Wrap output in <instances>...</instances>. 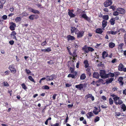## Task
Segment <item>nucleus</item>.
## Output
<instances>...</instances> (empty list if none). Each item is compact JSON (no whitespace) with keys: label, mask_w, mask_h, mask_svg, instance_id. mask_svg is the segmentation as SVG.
<instances>
[{"label":"nucleus","mask_w":126,"mask_h":126,"mask_svg":"<svg viewBox=\"0 0 126 126\" xmlns=\"http://www.w3.org/2000/svg\"><path fill=\"white\" fill-rule=\"evenodd\" d=\"M82 50L86 53H88L89 51L92 52L94 51V49L91 47H88L86 45L84 46Z\"/></svg>","instance_id":"1"},{"label":"nucleus","mask_w":126,"mask_h":126,"mask_svg":"<svg viewBox=\"0 0 126 126\" xmlns=\"http://www.w3.org/2000/svg\"><path fill=\"white\" fill-rule=\"evenodd\" d=\"M85 32L83 31H78L77 32H75V34H77V37L78 39H79L83 37Z\"/></svg>","instance_id":"2"},{"label":"nucleus","mask_w":126,"mask_h":126,"mask_svg":"<svg viewBox=\"0 0 126 126\" xmlns=\"http://www.w3.org/2000/svg\"><path fill=\"white\" fill-rule=\"evenodd\" d=\"M47 79L46 80L47 81H51L54 79H55L57 78V76L55 74H52L50 76H46Z\"/></svg>","instance_id":"3"},{"label":"nucleus","mask_w":126,"mask_h":126,"mask_svg":"<svg viewBox=\"0 0 126 126\" xmlns=\"http://www.w3.org/2000/svg\"><path fill=\"white\" fill-rule=\"evenodd\" d=\"M124 66L122 63H120L118 67V70L119 71L124 72H126V68H124Z\"/></svg>","instance_id":"4"},{"label":"nucleus","mask_w":126,"mask_h":126,"mask_svg":"<svg viewBox=\"0 0 126 126\" xmlns=\"http://www.w3.org/2000/svg\"><path fill=\"white\" fill-rule=\"evenodd\" d=\"M9 69L12 73L15 74L16 72V70L14 64H12L9 66Z\"/></svg>","instance_id":"5"},{"label":"nucleus","mask_w":126,"mask_h":126,"mask_svg":"<svg viewBox=\"0 0 126 126\" xmlns=\"http://www.w3.org/2000/svg\"><path fill=\"white\" fill-rule=\"evenodd\" d=\"M112 2L111 0H106L104 3L105 7H107L111 5Z\"/></svg>","instance_id":"6"},{"label":"nucleus","mask_w":126,"mask_h":126,"mask_svg":"<svg viewBox=\"0 0 126 126\" xmlns=\"http://www.w3.org/2000/svg\"><path fill=\"white\" fill-rule=\"evenodd\" d=\"M10 29L12 31H13L15 30V28L16 26V24L13 22H10Z\"/></svg>","instance_id":"7"},{"label":"nucleus","mask_w":126,"mask_h":126,"mask_svg":"<svg viewBox=\"0 0 126 126\" xmlns=\"http://www.w3.org/2000/svg\"><path fill=\"white\" fill-rule=\"evenodd\" d=\"M81 17L89 22H90L91 21L90 18L88 17L86 14H82Z\"/></svg>","instance_id":"8"},{"label":"nucleus","mask_w":126,"mask_h":126,"mask_svg":"<svg viewBox=\"0 0 126 126\" xmlns=\"http://www.w3.org/2000/svg\"><path fill=\"white\" fill-rule=\"evenodd\" d=\"M89 98H91L92 101H94V96H92L91 94H88L86 95L85 97V98L86 99H87Z\"/></svg>","instance_id":"9"},{"label":"nucleus","mask_w":126,"mask_h":126,"mask_svg":"<svg viewBox=\"0 0 126 126\" xmlns=\"http://www.w3.org/2000/svg\"><path fill=\"white\" fill-rule=\"evenodd\" d=\"M117 10L119 13L121 14H124L125 13V11L123 8H119L117 9Z\"/></svg>","instance_id":"10"},{"label":"nucleus","mask_w":126,"mask_h":126,"mask_svg":"<svg viewBox=\"0 0 126 126\" xmlns=\"http://www.w3.org/2000/svg\"><path fill=\"white\" fill-rule=\"evenodd\" d=\"M98 107L99 108V110L98 111H96L97 110V108L95 107H94V109L93 111V112L95 115H97L98 114V113L101 111V110L100 109V106H98Z\"/></svg>","instance_id":"11"},{"label":"nucleus","mask_w":126,"mask_h":126,"mask_svg":"<svg viewBox=\"0 0 126 126\" xmlns=\"http://www.w3.org/2000/svg\"><path fill=\"white\" fill-rule=\"evenodd\" d=\"M120 30L123 33H126L124 35V40L125 44L126 45V32L125 30L123 28H121Z\"/></svg>","instance_id":"12"},{"label":"nucleus","mask_w":126,"mask_h":126,"mask_svg":"<svg viewBox=\"0 0 126 126\" xmlns=\"http://www.w3.org/2000/svg\"><path fill=\"white\" fill-rule=\"evenodd\" d=\"M77 72L75 71L73 72V74H69L67 76V77L69 78L71 77L73 79H75L76 78V77H75V76H76L77 75Z\"/></svg>","instance_id":"13"},{"label":"nucleus","mask_w":126,"mask_h":126,"mask_svg":"<svg viewBox=\"0 0 126 126\" xmlns=\"http://www.w3.org/2000/svg\"><path fill=\"white\" fill-rule=\"evenodd\" d=\"M67 38L68 41L69 40L73 41L75 39V38L74 36L70 35H68L67 36Z\"/></svg>","instance_id":"14"},{"label":"nucleus","mask_w":126,"mask_h":126,"mask_svg":"<svg viewBox=\"0 0 126 126\" xmlns=\"http://www.w3.org/2000/svg\"><path fill=\"white\" fill-rule=\"evenodd\" d=\"M99 77V73L96 72H94L93 74V77L96 79H98Z\"/></svg>","instance_id":"15"},{"label":"nucleus","mask_w":126,"mask_h":126,"mask_svg":"<svg viewBox=\"0 0 126 126\" xmlns=\"http://www.w3.org/2000/svg\"><path fill=\"white\" fill-rule=\"evenodd\" d=\"M76 88H77L79 90H81L82 89L83 87V84H79L75 86Z\"/></svg>","instance_id":"16"},{"label":"nucleus","mask_w":126,"mask_h":126,"mask_svg":"<svg viewBox=\"0 0 126 126\" xmlns=\"http://www.w3.org/2000/svg\"><path fill=\"white\" fill-rule=\"evenodd\" d=\"M100 74L101 77L103 79H104V77L106 74L105 71L104 70H101L100 72Z\"/></svg>","instance_id":"17"},{"label":"nucleus","mask_w":126,"mask_h":126,"mask_svg":"<svg viewBox=\"0 0 126 126\" xmlns=\"http://www.w3.org/2000/svg\"><path fill=\"white\" fill-rule=\"evenodd\" d=\"M83 63L84 64V67L85 68H87L89 67V64L88 60H84L83 62Z\"/></svg>","instance_id":"18"},{"label":"nucleus","mask_w":126,"mask_h":126,"mask_svg":"<svg viewBox=\"0 0 126 126\" xmlns=\"http://www.w3.org/2000/svg\"><path fill=\"white\" fill-rule=\"evenodd\" d=\"M107 24V21L105 20H103L102 22V27L103 28H105Z\"/></svg>","instance_id":"19"},{"label":"nucleus","mask_w":126,"mask_h":126,"mask_svg":"<svg viewBox=\"0 0 126 126\" xmlns=\"http://www.w3.org/2000/svg\"><path fill=\"white\" fill-rule=\"evenodd\" d=\"M68 10L69 11L68 12V15L71 17H75V15L71 12V10L69 9Z\"/></svg>","instance_id":"20"},{"label":"nucleus","mask_w":126,"mask_h":126,"mask_svg":"<svg viewBox=\"0 0 126 126\" xmlns=\"http://www.w3.org/2000/svg\"><path fill=\"white\" fill-rule=\"evenodd\" d=\"M108 54L105 51H103L102 53V57L103 59H105V57L108 56Z\"/></svg>","instance_id":"21"},{"label":"nucleus","mask_w":126,"mask_h":126,"mask_svg":"<svg viewBox=\"0 0 126 126\" xmlns=\"http://www.w3.org/2000/svg\"><path fill=\"white\" fill-rule=\"evenodd\" d=\"M115 20L114 18H112L110 20V22L111 25H113L115 23Z\"/></svg>","instance_id":"22"},{"label":"nucleus","mask_w":126,"mask_h":126,"mask_svg":"<svg viewBox=\"0 0 126 126\" xmlns=\"http://www.w3.org/2000/svg\"><path fill=\"white\" fill-rule=\"evenodd\" d=\"M103 32L102 30L100 28H97L95 32L97 33L101 34Z\"/></svg>","instance_id":"23"},{"label":"nucleus","mask_w":126,"mask_h":126,"mask_svg":"<svg viewBox=\"0 0 126 126\" xmlns=\"http://www.w3.org/2000/svg\"><path fill=\"white\" fill-rule=\"evenodd\" d=\"M114 80V78H110L109 79H108L107 80L106 83L107 84H108L110 83H111Z\"/></svg>","instance_id":"24"},{"label":"nucleus","mask_w":126,"mask_h":126,"mask_svg":"<svg viewBox=\"0 0 126 126\" xmlns=\"http://www.w3.org/2000/svg\"><path fill=\"white\" fill-rule=\"evenodd\" d=\"M93 115L94 114L92 112H90L87 113V116L88 118L90 119L91 117L93 116Z\"/></svg>","instance_id":"25"},{"label":"nucleus","mask_w":126,"mask_h":126,"mask_svg":"<svg viewBox=\"0 0 126 126\" xmlns=\"http://www.w3.org/2000/svg\"><path fill=\"white\" fill-rule=\"evenodd\" d=\"M71 33H73L74 32H77L76 31L77 28L75 27H71Z\"/></svg>","instance_id":"26"},{"label":"nucleus","mask_w":126,"mask_h":126,"mask_svg":"<svg viewBox=\"0 0 126 126\" xmlns=\"http://www.w3.org/2000/svg\"><path fill=\"white\" fill-rule=\"evenodd\" d=\"M120 106L121 108L123 109L124 111H125L126 110V106L125 104H123Z\"/></svg>","instance_id":"27"},{"label":"nucleus","mask_w":126,"mask_h":126,"mask_svg":"<svg viewBox=\"0 0 126 126\" xmlns=\"http://www.w3.org/2000/svg\"><path fill=\"white\" fill-rule=\"evenodd\" d=\"M86 78L85 74L84 73L82 74L80 76V79L81 80L85 79Z\"/></svg>","instance_id":"28"},{"label":"nucleus","mask_w":126,"mask_h":126,"mask_svg":"<svg viewBox=\"0 0 126 126\" xmlns=\"http://www.w3.org/2000/svg\"><path fill=\"white\" fill-rule=\"evenodd\" d=\"M102 18L105 20H107L109 19V16L108 15H103L102 16Z\"/></svg>","instance_id":"29"},{"label":"nucleus","mask_w":126,"mask_h":126,"mask_svg":"<svg viewBox=\"0 0 126 126\" xmlns=\"http://www.w3.org/2000/svg\"><path fill=\"white\" fill-rule=\"evenodd\" d=\"M115 46V44L112 43L111 42L109 44V47L110 48H113Z\"/></svg>","instance_id":"30"},{"label":"nucleus","mask_w":126,"mask_h":126,"mask_svg":"<svg viewBox=\"0 0 126 126\" xmlns=\"http://www.w3.org/2000/svg\"><path fill=\"white\" fill-rule=\"evenodd\" d=\"M118 102H116L115 103V104L116 105H120L121 104H122L123 103V101L120 99L119 98V99L118 100Z\"/></svg>","instance_id":"31"},{"label":"nucleus","mask_w":126,"mask_h":126,"mask_svg":"<svg viewBox=\"0 0 126 126\" xmlns=\"http://www.w3.org/2000/svg\"><path fill=\"white\" fill-rule=\"evenodd\" d=\"M120 98L119 97H118L117 96H116L113 98V99L114 100V101L115 103H115L117 102V101Z\"/></svg>","instance_id":"32"},{"label":"nucleus","mask_w":126,"mask_h":126,"mask_svg":"<svg viewBox=\"0 0 126 126\" xmlns=\"http://www.w3.org/2000/svg\"><path fill=\"white\" fill-rule=\"evenodd\" d=\"M86 71L87 72V73L89 77L91 75V73L90 72V69L87 68Z\"/></svg>","instance_id":"33"},{"label":"nucleus","mask_w":126,"mask_h":126,"mask_svg":"<svg viewBox=\"0 0 126 126\" xmlns=\"http://www.w3.org/2000/svg\"><path fill=\"white\" fill-rule=\"evenodd\" d=\"M42 88L43 89L49 90V87L48 86L45 85L42 86Z\"/></svg>","instance_id":"34"},{"label":"nucleus","mask_w":126,"mask_h":126,"mask_svg":"<svg viewBox=\"0 0 126 126\" xmlns=\"http://www.w3.org/2000/svg\"><path fill=\"white\" fill-rule=\"evenodd\" d=\"M28 79L31 81L33 82L34 83H35V82L34 81V79L31 76H29L28 77Z\"/></svg>","instance_id":"35"},{"label":"nucleus","mask_w":126,"mask_h":126,"mask_svg":"<svg viewBox=\"0 0 126 126\" xmlns=\"http://www.w3.org/2000/svg\"><path fill=\"white\" fill-rule=\"evenodd\" d=\"M47 63L50 65H52L54 64V62L53 60H50L49 61L47 62Z\"/></svg>","instance_id":"36"},{"label":"nucleus","mask_w":126,"mask_h":126,"mask_svg":"<svg viewBox=\"0 0 126 126\" xmlns=\"http://www.w3.org/2000/svg\"><path fill=\"white\" fill-rule=\"evenodd\" d=\"M124 45V44L123 43L120 44L118 45V48L121 49H123V47Z\"/></svg>","instance_id":"37"},{"label":"nucleus","mask_w":126,"mask_h":126,"mask_svg":"<svg viewBox=\"0 0 126 126\" xmlns=\"http://www.w3.org/2000/svg\"><path fill=\"white\" fill-rule=\"evenodd\" d=\"M71 55L73 57H77V54L76 53V51H74L73 54L72 53V54L70 55Z\"/></svg>","instance_id":"38"},{"label":"nucleus","mask_w":126,"mask_h":126,"mask_svg":"<svg viewBox=\"0 0 126 126\" xmlns=\"http://www.w3.org/2000/svg\"><path fill=\"white\" fill-rule=\"evenodd\" d=\"M116 31L114 32L112 31H111L109 32V33L110 34L112 35H115L117 33Z\"/></svg>","instance_id":"39"},{"label":"nucleus","mask_w":126,"mask_h":126,"mask_svg":"<svg viewBox=\"0 0 126 126\" xmlns=\"http://www.w3.org/2000/svg\"><path fill=\"white\" fill-rule=\"evenodd\" d=\"M21 20V18L20 17H17L15 19V21L16 22L20 21Z\"/></svg>","instance_id":"40"},{"label":"nucleus","mask_w":126,"mask_h":126,"mask_svg":"<svg viewBox=\"0 0 126 126\" xmlns=\"http://www.w3.org/2000/svg\"><path fill=\"white\" fill-rule=\"evenodd\" d=\"M32 13L35 14H39L40 12L39 11L33 9Z\"/></svg>","instance_id":"41"},{"label":"nucleus","mask_w":126,"mask_h":126,"mask_svg":"<svg viewBox=\"0 0 126 126\" xmlns=\"http://www.w3.org/2000/svg\"><path fill=\"white\" fill-rule=\"evenodd\" d=\"M22 88L24 90H26L27 88V87L24 83H23L21 84Z\"/></svg>","instance_id":"42"},{"label":"nucleus","mask_w":126,"mask_h":126,"mask_svg":"<svg viewBox=\"0 0 126 126\" xmlns=\"http://www.w3.org/2000/svg\"><path fill=\"white\" fill-rule=\"evenodd\" d=\"M29 18L31 20H33L34 19V14L31 15L29 17Z\"/></svg>","instance_id":"43"},{"label":"nucleus","mask_w":126,"mask_h":126,"mask_svg":"<svg viewBox=\"0 0 126 126\" xmlns=\"http://www.w3.org/2000/svg\"><path fill=\"white\" fill-rule=\"evenodd\" d=\"M119 12L117 11L114 12L113 13V15L116 16H117L119 15Z\"/></svg>","instance_id":"44"},{"label":"nucleus","mask_w":126,"mask_h":126,"mask_svg":"<svg viewBox=\"0 0 126 126\" xmlns=\"http://www.w3.org/2000/svg\"><path fill=\"white\" fill-rule=\"evenodd\" d=\"M16 34V32L15 31H13L10 34V35L12 36H15Z\"/></svg>","instance_id":"45"},{"label":"nucleus","mask_w":126,"mask_h":126,"mask_svg":"<svg viewBox=\"0 0 126 126\" xmlns=\"http://www.w3.org/2000/svg\"><path fill=\"white\" fill-rule=\"evenodd\" d=\"M22 15L23 16H28V14L25 12H23L22 14Z\"/></svg>","instance_id":"46"},{"label":"nucleus","mask_w":126,"mask_h":126,"mask_svg":"<svg viewBox=\"0 0 126 126\" xmlns=\"http://www.w3.org/2000/svg\"><path fill=\"white\" fill-rule=\"evenodd\" d=\"M109 103L110 105H112L113 103V100L111 98L109 99Z\"/></svg>","instance_id":"47"},{"label":"nucleus","mask_w":126,"mask_h":126,"mask_svg":"<svg viewBox=\"0 0 126 126\" xmlns=\"http://www.w3.org/2000/svg\"><path fill=\"white\" fill-rule=\"evenodd\" d=\"M109 74L110 76V77L111 78H112L114 77L115 76V74L114 73L111 72L109 73Z\"/></svg>","instance_id":"48"},{"label":"nucleus","mask_w":126,"mask_h":126,"mask_svg":"<svg viewBox=\"0 0 126 126\" xmlns=\"http://www.w3.org/2000/svg\"><path fill=\"white\" fill-rule=\"evenodd\" d=\"M25 71L28 74H29L30 73H31V71L29 70H28L27 69L25 70Z\"/></svg>","instance_id":"49"},{"label":"nucleus","mask_w":126,"mask_h":126,"mask_svg":"<svg viewBox=\"0 0 126 126\" xmlns=\"http://www.w3.org/2000/svg\"><path fill=\"white\" fill-rule=\"evenodd\" d=\"M99 117H98L97 116L96 117L94 120V122H96L98 121L99 120Z\"/></svg>","instance_id":"50"},{"label":"nucleus","mask_w":126,"mask_h":126,"mask_svg":"<svg viewBox=\"0 0 126 126\" xmlns=\"http://www.w3.org/2000/svg\"><path fill=\"white\" fill-rule=\"evenodd\" d=\"M82 11V10L81 9L78 8H77V13L79 14L80 13H81Z\"/></svg>","instance_id":"51"},{"label":"nucleus","mask_w":126,"mask_h":126,"mask_svg":"<svg viewBox=\"0 0 126 126\" xmlns=\"http://www.w3.org/2000/svg\"><path fill=\"white\" fill-rule=\"evenodd\" d=\"M46 39L41 44V45L42 46H44L46 45L47 44V42H46Z\"/></svg>","instance_id":"52"},{"label":"nucleus","mask_w":126,"mask_h":126,"mask_svg":"<svg viewBox=\"0 0 126 126\" xmlns=\"http://www.w3.org/2000/svg\"><path fill=\"white\" fill-rule=\"evenodd\" d=\"M4 85V86L6 87H8L9 86V84L7 82H3Z\"/></svg>","instance_id":"53"},{"label":"nucleus","mask_w":126,"mask_h":126,"mask_svg":"<svg viewBox=\"0 0 126 126\" xmlns=\"http://www.w3.org/2000/svg\"><path fill=\"white\" fill-rule=\"evenodd\" d=\"M70 70L71 73H73V72H75L74 71L75 70L72 67H70Z\"/></svg>","instance_id":"54"},{"label":"nucleus","mask_w":126,"mask_h":126,"mask_svg":"<svg viewBox=\"0 0 126 126\" xmlns=\"http://www.w3.org/2000/svg\"><path fill=\"white\" fill-rule=\"evenodd\" d=\"M115 6H114V5H112L110 6V7L109 8L110 9H112L113 11L115 10Z\"/></svg>","instance_id":"55"},{"label":"nucleus","mask_w":126,"mask_h":126,"mask_svg":"<svg viewBox=\"0 0 126 126\" xmlns=\"http://www.w3.org/2000/svg\"><path fill=\"white\" fill-rule=\"evenodd\" d=\"M46 52H50L51 51V49L50 47H47V49H46Z\"/></svg>","instance_id":"56"},{"label":"nucleus","mask_w":126,"mask_h":126,"mask_svg":"<svg viewBox=\"0 0 126 126\" xmlns=\"http://www.w3.org/2000/svg\"><path fill=\"white\" fill-rule=\"evenodd\" d=\"M119 83L120 84V86H123V84L124 83V82L123 81H119Z\"/></svg>","instance_id":"57"},{"label":"nucleus","mask_w":126,"mask_h":126,"mask_svg":"<svg viewBox=\"0 0 126 126\" xmlns=\"http://www.w3.org/2000/svg\"><path fill=\"white\" fill-rule=\"evenodd\" d=\"M67 49L68 51V52L69 55L72 54V53L71 52L70 50V48H69L68 47H67Z\"/></svg>","instance_id":"58"},{"label":"nucleus","mask_w":126,"mask_h":126,"mask_svg":"<svg viewBox=\"0 0 126 126\" xmlns=\"http://www.w3.org/2000/svg\"><path fill=\"white\" fill-rule=\"evenodd\" d=\"M14 41L13 40H10L9 42V43L11 45H12L14 43Z\"/></svg>","instance_id":"59"},{"label":"nucleus","mask_w":126,"mask_h":126,"mask_svg":"<svg viewBox=\"0 0 126 126\" xmlns=\"http://www.w3.org/2000/svg\"><path fill=\"white\" fill-rule=\"evenodd\" d=\"M123 80V78L122 77H120L118 79V81H122Z\"/></svg>","instance_id":"60"},{"label":"nucleus","mask_w":126,"mask_h":126,"mask_svg":"<svg viewBox=\"0 0 126 126\" xmlns=\"http://www.w3.org/2000/svg\"><path fill=\"white\" fill-rule=\"evenodd\" d=\"M57 95V94H54L53 95L52 97L53 100H54L55 99Z\"/></svg>","instance_id":"61"},{"label":"nucleus","mask_w":126,"mask_h":126,"mask_svg":"<svg viewBox=\"0 0 126 126\" xmlns=\"http://www.w3.org/2000/svg\"><path fill=\"white\" fill-rule=\"evenodd\" d=\"M7 17L6 15H4L2 16V18L4 20H6L7 18Z\"/></svg>","instance_id":"62"},{"label":"nucleus","mask_w":126,"mask_h":126,"mask_svg":"<svg viewBox=\"0 0 126 126\" xmlns=\"http://www.w3.org/2000/svg\"><path fill=\"white\" fill-rule=\"evenodd\" d=\"M115 116H119L120 115L121 113L120 112H116L115 113Z\"/></svg>","instance_id":"63"},{"label":"nucleus","mask_w":126,"mask_h":126,"mask_svg":"<svg viewBox=\"0 0 126 126\" xmlns=\"http://www.w3.org/2000/svg\"><path fill=\"white\" fill-rule=\"evenodd\" d=\"M34 19H37L39 17L38 15H37L34 14Z\"/></svg>","instance_id":"64"}]
</instances>
